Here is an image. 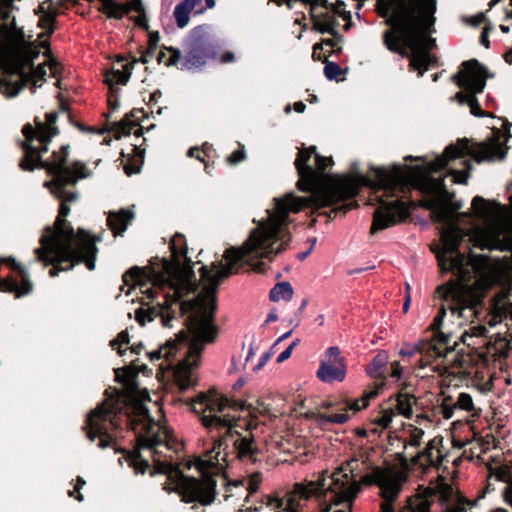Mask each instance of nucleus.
Wrapping results in <instances>:
<instances>
[{
  "label": "nucleus",
  "mask_w": 512,
  "mask_h": 512,
  "mask_svg": "<svg viewBox=\"0 0 512 512\" xmlns=\"http://www.w3.org/2000/svg\"><path fill=\"white\" fill-rule=\"evenodd\" d=\"M328 1L327 0H311V19L313 22L314 29L322 34L327 33L332 35L333 37L338 36V32L336 27L339 25L335 16L328 12L322 11L317 12V9L322 6L327 8Z\"/></svg>",
  "instance_id": "21"
},
{
  "label": "nucleus",
  "mask_w": 512,
  "mask_h": 512,
  "mask_svg": "<svg viewBox=\"0 0 512 512\" xmlns=\"http://www.w3.org/2000/svg\"><path fill=\"white\" fill-rule=\"evenodd\" d=\"M143 109L134 108L130 111V113L126 114L125 117L118 122H114L112 126V130L114 131V136L116 139H119L121 136L130 135L132 130L136 128L133 132L135 136L140 137L143 135V128L140 126L138 120L139 115H144Z\"/></svg>",
  "instance_id": "26"
},
{
  "label": "nucleus",
  "mask_w": 512,
  "mask_h": 512,
  "mask_svg": "<svg viewBox=\"0 0 512 512\" xmlns=\"http://www.w3.org/2000/svg\"><path fill=\"white\" fill-rule=\"evenodd\" d=\"M185 263L187 267L185 269L181 268V276H177L175 281H177V284L175 287H172V290L174 291L173 297L174 302L180 303V308L183 314H186L188 312H191L193 314L195 311H197L198 308L194 309H183L182 304L186 300H182L184 293H194L197 290V283H196V277L193 270V263L188 262L185 260Z\"/></svg>",
  "instance_id": "20"
},
{
  "label": "nucleus",
  "mask_w": 512,
  "mask_h": 512,
  "mask_svg": "<svg viewBox=\"0 0 512 512\" xmlns=\"http://www.w3.org/2000/svg\"><path fill=\"white\" fill-rule=\"evenodd\" d=\"M416 399L410 394H399L395 400L392 401L391 406L394 411L405 418H410L413 413V406Z\"/></svg>",
  "instance_id": "34"
},
{
  "label": "nucleus",
  "mask_w": 512,
  "mask_h": 512,
  "mask_svg": "<svg viewBox=\"0 0 512 512\" xmlns=\"http://www.w3.org/2000/svg\"><path fill=\"white\" fill-rule=\"evenodd\" d=\"M182 58V53L178 48L162 46V50L158 54V63L164 62L167 67L176 66Z\"/></svg>",
  "instance_id": "37"
},
{
  "label": "nucleus",
  "mask_w": 512,
  "mask_h": 512,
  "mask_svg": "<svg viewBox=\"0 0 512 512\" xmlns=\"http://www.w3.org/2000/svg\"><path fill=\"white\" fill-rule=\"evenodd\" d=\"M33 287L29 273L23 265L12 257L0 260V292L21 298L32 293Z\"/></svg>",
  "instance_id": "16"
},
{
  "label": "nucleus",
  "mask_w": 512,
  "mask_h": 512,
  "mask_svg": "<svg viewBox=\"0 0 512 512\" xmlns=\"http://www.w3.org/2000/svg\"><path fill=\"white\" fill-rule=\"evenodd\" d=\"M133 219V211L129 209H121L119 212L109 213L107 218V225L115 236L122 235Z\"/></svg>",
  "instance_id": "29"
},
{
  "label": "nucleus",
  "mask_w": 512,
  "mask_h": 512,
  "mask_svg": "<svg viewBox=\"0 0 512 512\" xmlns=\"http://www.w3.org/2000/svg\"><path fill=\"white\" fill-rule=\"evenodd\" d=\"M146 273L143 268L134 266L128 269L123 275V282L126 285H140L141 287L146 284L143 282Z\"/></svg>",
  "instance_id": "42"
},
{
  "label": "nucleus",
  "mask_w": 512,
  "mask_h": 512,
  "mask_svg": "<svg viewBox=\"0 0 512 512\" xmlns=\"http://www.w3.org/2000/svg\"><path fill=\"white\" fill-rule=\"evenodd\" d=\"M238 146V149L226 158V162L231 166L237 165L246 159L245 146L241 143H238Z\"/></svg>",
  "instance_id": "50"
},
{
  "label": "nucleus",
  "mask_w": 512,
  "mask_h": 512,
  "mask_svg": "<svg viewBox=\"0 0 512 512\" xmlns=\"http://www.w3.org/2000/svg\"><path fill=\"white\" fill-rule=\"evenodd\" d=\"M211 150V146L208 145L207 143H205L202 147V150H200L198 147H191L188 152H187V155L189 157H195L196 159H198L199 161L205 163V158L204 156L201 155V153H203L205 156H209L208 154V151Z\"/></svg>",
  "instance_id": "52"
},
{
  "label": "nucleus",
  "mask_w": 512,
  "mask_h": 512,
  "mask_svg": "<svg viewBox=\"0 0 512 512\" xmlns=\"http://www.w3.org/2000/svg\"><path fill=\"white\" fill-rule=\"evenodd\" d=\"M173 301H170V296H165V301L163 304L157 303L156 306L150 307L148 309L139 308L136 310V321L144 326L146 322L153 321L157 316L162 314L165 310H168Z\"/></svg>",
  "instance_id": "32"
},
{
  "label": "nucleus",
  "mask_w": 512,
  "mask_h": 512,
  "mask_svg": "<svg viewBox=\"0 0 512 512\" xmlns=\"http://www.w3.org/2000/svg\"><path fill=\"white\" fill-rule=\"evenodd\" d=\"M401 512H469V509L453 487L444 478H439L425 489L423 495L409 498Z\"/></svg>",
  "instance_id": "12"
},
{
  "label": "nucleus",
  "mask_w": 512,
  "mask_h": 512,
  "mask_svg": "<svg viewBox=\"0 0 512 512\" xmlns=\"http://www.w3.org/2000/svg\"><path fill=\"white\" fill-rule=\"evenodd\" d=\"M189 403L192 411L200 415L203 426L210 432L226 429L225 435L214 439L224 438L225 450L227 449L226 436L232 437L236 434L238 438L234 441L233 446L237 456L242 460L254 461L258 447L253 435L250 433L241 435L237 431H233L240 419V416L234 413L247 410L250 407L245 400L234 399L218 392L216 388H212L207 392L199 393Z\"/></svg>",
  "instance_id": "5"
},
{
  "label": "nucleus",
  "mask_w": 512,
  "mask_h": 512,
  "mask_svg": "<svg viewBox=\"0 0 512 512\" xmlns=\"http://www.w3.org/2000/svg\"><path fill=\"white\" fill-rule=\"evenodd\" d=\"M500 204L493 200L487 201L481 196H475L472 200V208L478 217H487L491 214L492 207H499Z\"/></svg>",
  "instance_id": "39"
},
{
  "label": "nucleus",
  "mask_w": 512,
  "mask_h": 512,
  "mask_svg": "<svg viewBox=\"0 0 512 512\" xmlns=\"http://www.w3.org/2000/svg\"><path fill=\"white\" fill-rule=\"evenodd\" d=\"M105 395L103 403L88 415L84 427L91 441L98 438L100 448L112 446L116 437L114 431L119 426L116 414L125 412L130 428L137 435V449L153 458L154 469L150 475L166 476L162 489L167 493H176L185 504L209 506L214 503L218 493L213 476L225 468L228 455L224 438L215 440L213 447L194 461L193 465L201 476H187L169 461L171 456L166 452L171 450L172 431L162 414L157 420L151 417L147 408L151 398L146 389L139 386H109ZM157 411L161 413V407L157 406Z\"/></svg>",
  "instance_id": "2"
},
{
  "label": "nucleus",
  "mask_w": 512,
  "mask_h": 512,
  "mask_svg": "<svg viewBox=\"0 0 512 512\" xmlns=\"http://www.w3.org/2000/svg\"><path fill=\"white\" fill-rule=\"evenodd\" d=\"M332 157H325L320 154H316L315 159V170L318 172L319 180L324 176L325 171L333 165Z\"/></svg>",
  "instance_id": "47"
},
{
  "label": "nucleus",
  "mask_w": 512,
  "mask_h": 512,
  "mask_svg": "<svg viewBox=\"0 0 512 512\" xmlns=\"http://www.w3.org/2000/svg\"><path fill=\"white\" fill-rule=\"evenodd\" d=\"M346 372L345 358L340 349L337 346L329 347L316 373L319 380L326 383L343 382Z\"/></svg>",
  "instance_id": "19"
},
{
  "label": "nucleus",
  "mask_w": 512,
  "mask_h": 512,
  "mask_svg": "<svg viewBox=\"0 0 512 512\" xmlns=\"http://www.w3.org/2000/svg\"><path fill=\"white\" fill-rule=\"evenodd\" d=\"M133 466L136 473L144 474L149 467V463L147 460L137 458L133 460Z\"/></svg>",
  "instance_id": "61"
},
{
  "label": "nucleus",
  "mask_w": 512,
  "mask_h": 512,
  "mask_svg": "<svg viewBox=\"0 0 512 512\" xmlns=\"http://www.w3.org/2000/svg\"><path fill=\"white\" fill-rule=\"evenodd\" d=\"M483 345L486 347V356L493 358L494 361L501 363L508 357L510 342L505 337L498 336L493 341L484 339Z\"/></svg>",
  "instance_id": "30"
},
{
  "label": "nucleus",
  "mask_w": 512,
  "mask_h": 512,
  "mask_svg": "<svg viewBox=\"0 0 512 512\" xmlns=\"http://www.w3.org/2000/svg\"><path fill=\"white\" fill-rule=\"evenodd\" d=\"M399 354L402 357L401 361H387L385 368L380 371L379 377H374L381 380L379 384H385L384 381L389 378L403 381L401 384H410V376L415 372V365L420 364V368L423 367L421 351L418 347L412 350L402 349ZM374 384L377 383L375 382Z\"/></svg>",
  "instance_id": "18"
},
{
  "label": "nucleus",
  "mask_w": 512,
  "mask_h": 512,
  "mask_svg": "<svg viewBox=\"0 0 512 512\" xmlns=\"http://www.w3.org/2000/svg\"><path fill=\"white\" fill-rule=\"evenodd\" d=\"M455 409H461L468 412L473 411L474 403L472 397L467 393H460L456 402L451 403L444 399L440 405V413L445 419L452 418Z\"/></svg>",
  "instance_id": "31"
},
{
  "label": "nucleus",
  "mask_w": 512,
  "mask_h": 512,
  "mask_svg": "<svg viewBox=\"0 0 512 512\" xmlns=\"http://www.w3.org/2000/svg\"><path fill=\"white\" fill-rule=\"evenodd\" d=\"M424 436V431L420 428L413 427L410 431L409 436V445L410 446H419L422 442Z\"/></svg>",
  "instance_id": "55"
},
{
  "label": "nucleus",
  "mask_w": 512,
  "mask_h": 512,
  "mask_svg": "<svg viewBox=\"0 0 512 512\" xmlns=\"http://www.w3.org/2000/svg\"><path fill=\"white\" fill-rule=\"evenodd\" d=\"M45 56L49 58V62L47 63V65L49 66L51 76L57 77L62 72L63 66L58 61H56L54 58H52V53L50 54V56L49 55H45Z\"/></svg>",
  "instance_id": "57"
},
{
  "label": "nucleus",
  "mask_w": 512,
  "mask_h": 512,
  "mask_svg": "<svg viewBox=\"0 0 512 512\" xmlns=\"http://www.w3.org/2000/svg\"><path fill=\"white\" fill-rule=\"evenodd\" d=\"M93 2L94 0H88ZM101 6L98 8L100 13L106 15L107 18L120 20L131 11L143 12L145 10L142 0H131V2L120 3L116 0H98Z\"/></svg>",
  "instance_id": "22"
},
{
  "label": "nucleus",
  "mask_w": 512,
  "mask_h": 512,
  "mask_svg": "<svg viewBox=\"0 0 512 512\" xmlns=\"http://www.w3.org/2000/svg\"><path fill=\"white\" fill-rule=\"evenodd\" d=\"M464 238L463 230L451 224L442 232L443 249L436 253L438 265L442 272H451L457 279H451L436 289L439 298L448 303L452 314L462 316L464 309H474L480 299H470V288L467 282L471 279L470 261L460 252Z\"/></svg>",
  "instance_id": "7"
},
{
  "label": "nucleus",
  "mask_w": 512,
  "mask_h": 512,
  "mask_svg": "<svg viewBox=\"0 0 512 512\" xmlns=\"http://www.w3.org/2000/svg\"><path fill=\"white\" fill-rule=\"evenodd\" d=\"M493 29V27L491 26V24L489 23L488 25H486L484 28H483V31L481 32V35H480V43L481 45H483L485 48H489L490 47V41H489V32Z\"/></svg>",
  "instance_id": "60"
},
{
  "label": "nucleus",
  "mask_w": 512,
  "mask_h": 512,
  "mask_svg": "<svg viewBox=\"0 0 512 512\" xmlns=\"http://www.w3.org/2000/svg\"><path fill=\"white\" fill-rule=\"evenodd\" d=\"M133 70V63H126L122 66V69H113L110 73L105 76V83L116 86L117 84L126 85L130 79Z\"/></svg>",
  "instance_id": "35"
},
{
  "label": "nucleus",
  "mask_w": 512,
  "mask_h": 512,
  "mask_svg": "<svg viewBox=\"0 0 512 512\" xmlns=\"http://www.w3.org/2000/svg\"><path fill=\"white\" fill-rule=\"evenodd\" d=\"M445 316H446V305L442 304L437 315L434 317L433 322L430 325V329L432 331H439L443 324V320H444Z\"/></svg>",
  "instance_id": "54"
},
{
  "label": "nucleus",
  "mask_w": 512,
  "mask_h": 512,
  "mask_svg": "<svg viewBox=\"0 0 512 512\" xmlns=\"http://www.w3.org/2000/svg\"><path fill=\"white\" fill-rule=\"evenodd\" d=\"M129 343V334L126 330L121 331L117 337L110 341V346L113 349H117V353L120 356H123L125 354L126 350L121 349L122 344H128Z\"/></svg>",
  "instance_id": "49"
},
{
  "label": "nucleus",
  "mask_w": 512,
  "mask_h": 512,
  "mask_svg": "<svg viewBox=\"0 0 512 512\" xmlns=\"http://www.w3.org/2000/svg\"><path fill=\"white\" fill-rule=\"evenodd\" d=\"M441 444L442 438L434 437L427 443L426 448L422 452L418 453V458H426L429 465L440 464L443 458L440 451Z\"/></svg>",
  "instance_id": "33"
},
{
  "label": "nucleus",
  "mask_w": 512,
  "mask_h": 512,
  "mask_svg": "<svg viewBox=\"0 0 512 512\" xmlns=\"http://www.w3.org/2000/svg\"><path fill=\"white\" fill-rule=\"evenodd\" d=\"M51 130V133L46 134L35 131L30 123L23 126L22 133L25 140L21 142L20 146L24 154L19 162V167L22 170L32 172L36 168L43 169L52 178L74 172L73 162L69 163L70 145L68 144L53 151L50 158H42L43 154L48 152L53 137L59 134V129Z\"/></svg>",
  "instance_id": "9"
},
{
  "label": "nucleus",
  "mask_w": 512,
  "mask_h": 512,
  "mask_svg": "<svg viewBox=\"0 0 512 512\" xmlns=\"http://www.w3.org/2000/svg\"><path fill=\"white\" fill-rule=\"evenodd\" d=\"M260 484V477L258 474L253 475L249 480V492L254 493L258 490Z\"/></svg>",
  "instance_id": "64"
},
{
  "label": "nucleus",
  "mask_w": 512,
  "mask_h": 512,
  "mask_svg": "<svg viewBox=\"0 0 512 512\" xmlns=\"http://www.w3.org/2000/svg\"><path fill=\"white\" fill-rule=\"evenodd\" d=\"M45 117H46V123L39 121L37 117L35 118V124H36V127H34L35 131L43 132V133L45 132L46 134H49L52 132V130L50 131V129H58L55 126L57 119H58L57 112L46 113Z\"/></svg>",
  "instance_id": "44"
},
{
  "label": "nucleus",
  "mask_w": 512,
  "mask_h": 512,
  "mask_svg": "<svg viewBox=\"0 0 512 512\" xmlns=\"http://www.w3.org/2000/svg\"><path fill=\"white\" fill-rule=\"evenodd\" d=\"M34 12L39 16L38 27L45 30L38 35L39 42H42L44 37L49 38L54 33L58 10L52 0H45Z\"/></svg>",
  "instance_id": "24"
},
{
  "label": "nucleus",
  "mask_w": 512,
  "mask_h": 512,
  "mask_svg": "<svg viewBox=\"0 0 512 512\" xmlns=\"http://www.w3.org/2000/svg\"><path fill=\"white\" fill-rule=\"evenodd\" d=\"M410 216L409 204L400 199L388 201L380 199L378 208L373 213L370 234L374 235L382 230L393 227Z\"/></svg>",
  "instance_id": "17"
},
{
  "label": "nucleus",
  "mask_w": 512,
  "mask_h": 512,
  "mask_svg": "<svg viewBox=\"0 0 512 512\" xmlns=\"http://www.w3.org/2000/svg\"><path fill=\"white\" fill-rule=\"evenodd\" d=\"M137 13L139 14L138 17L133 18L135 25L148 31V33H149L150 32L149 24H148V19H147L145 10L143 12H137Z\"/></svg>",
  "instance_id": "59"
},
{
  "label": "nucleus",
  "mask_w": 512,
  "mask_h": 512,
  "mask_svg": "<svg viewBox=\"0 0 512 512\" xmlns=\"http://www.w3.org/2000/svg\"><path fill=\"white\" fill-rule=\"evenodd\" d=\"M422 207L431 212V218L434 222L445 224L450 221L460 205H455L451 209L446 203L438 199H428L422 203Z\"/></svg>",
  "instance_id": "27"
},
{
  "label": "nucleus",
  "mask_w": 512,
  "mask_h": 512,
  "mask_svg": "<svg viewBox=\"0 0 512 512\" xmlns=\"http://www.w3.org/2000/svg\"><path fill=\"white\" fill-rule=\"evenodd\" d=\"M74 172L58 175L44 183L51 193L60 200L58 216L53 226H46L41 237H53L55 240L78 244L80 238L88 243L101 241L100 237L92 235L89 231L78 228L74 230L71 223L66 219L70 213L69 203L77 201L79 194L74 188L81 179L91 176V171L86 164L80 160L73 161Z\"/></svg>",
  "instance_id": "8"
},
{
  "label": "nucleus",
  "mask_w": 512,
  "mask_h": 512,
  "mask_svg": "<svg viewBox=\"0 0 512 512\" xmlns=\"http://www.w3.org/2000/svg\"><path fill=\"white\" fill-rule=\"evenodd\" d=\"M396 415L394 408L390 405L389 407L383 408L379 415L373 419V423L379 427L386 429L392 423L393 417Z\"/></svg>",
  "instance_id": "45"
},
{
  "label": "nucleus",
  "mask_w": 512,
  "mask_h": 512,
  "mask_svg": "<svg viewBox=\"0 0 512 512\" xmlns=\"http://www.w3.org/2000/svg\"><path fill=\"white\" fill-rule=\"evenodd\" d=\"M299 342V339L294 340L283 352H281L277 357V363H282L290 358L293 349L299 344Z\"/></svg>",
  "instance_id": "58"
},
{
  "label": "nucleus",
  "mask_w": 512,
  "mask_h": 512,
  "mask_svg": "<svg viewBox=\"0 0 512 512\" xmlns=\"http://www.w3.org/2000/svg\"><path fill=\"white\" fill-rule=\"evenodd\" d=\"M85 484H86L85 480H84L82 477L78 476V477H77V482H76V484H75V486H74V489H73V490H70V491L68 492V495H69L70 497H75L77 501L82 502V501H83V499H84V497H83V495L80 493V490H81V488H82Z\"/></svg>",
  "instance_id": "56"
},
{
  "label": "nucleus",
  "mask_w": 512,
  "mask_h": 512,
  "mask_svg": "<svg viewBox=\"0 0 512 512\" xmlns=\"http://www.w3.org/2000/svg\"><path fill=\"white\" fill-rule=\"evenodd\" d=\"M169 248L171 250L172 257L177 258V256H182L184 260L191 262V258L187 256L188 247L183 234L176 233L171 240Z\"/></svg>",
  "instance_id": "38"
},
{
  "label": "nucleus",
  "mask_w": 512,
  "mask_h": 512,
  "mask_svg": "<svg viewBox=\"0 0 512 512\" xmlns=\"http://www.w3.org/2000/svg\"><path fill=\"white\" fill-rule=\"evenodd\" d=\"M360 490L359 484L351 480L347 473H343L342 468H338L331 475L323 471L316 481H307L305 483H296L293 490L287 494V512H300L302 502L310 499L312 496H318L326 491L334 495L333 504L340 505L351 503Z\"/></svg>",
  "instance_id": "11"
},
{
  "label": "nucleus",
  "mask_w": 512,
  "mask_h": 512,
  "mask_svg": "<svg viewBox=\"0 0 512 512\" xmlns=\"http://www.w3.org/2000/svg\"><path fill=\"white\" fill-rule=\"evenodd\" d=\"M223 258L225 264L217 260L210 267L203 265L200 268V276L206 286L197 297L182 304L183 309L198 308L186 319L187 331L179 332L176 339H170L158 349L147 352L151 362L161 359L167 362V368L174 378L172 384L198 383L197 369L204 344L213 343L218 336L219 328L215 324L218 287L246 264L239 249L234 246L225 250Z\"/></svg>",
  "instance_id": "3"
},
{
  "label": "nucleus",
  "mask_w": 512,
  "mask_h": 512,
  "mask_svg": "<svg viewBox=\"0 0 512 512\" xmlns=\"http://www.w3.org/2000/svg\"><path fill=\"white\" fill-rule=\"evenodd\" d=\"M133 156H129L124 165V172L127 176L138 174L141 171L144 163V150H141L137 145H133Z\"/></svg>",
  "instance_id": "36"
},
{
  "label": "nucleus",
  "mask_w": 512,
  "mask_h": 512,
  "mask_svg": "<svg viewBox=\"0 0 512 512\" xmlns=\"http://www.w3.org/2000/svg\"><path fill=\"white\" fill-rule=\"evenodd\" d=\"M481 445L482 453L486 454L491 449H496V438L493 435H486L478 438Z\"/></svg>",
  "instance_id": "53"
},
{
  "label": "nucleus",
  "mask_w": 512,
  "mask_h": 512,
  "mask_svg": "<svg viewBox=\"0 0 512 512\" xmlns=\"http://www.w3.org/2000/svg\"><path fill=\"white\" fill-rule=\"evenodd\" d=\"M293 296V288L289 282L277 283L269 293V299L271 301L290 300Z\"/></svg>",
  "instance_id": "40"
},
{
  "label": "nucleus",
  "mask_w": 512,
  "mask_h": 512,
  "mask_svg": "<svg viewBox=\"0 0 512 512\" xmlns=\"http://www.w3.org/2000/svg\"><path fill=\"white\" fill-rule=\"evenodd\" d=\"M98 248L95 243L85 242L80 238L78 244L55 240L51 237H41L40 247L35 249L37 261L52 268L50 277H56L62 271L71 270L74 266L84 263L86 268L93 271L96 266Z\"/></svg>",
  "instance_id": "10"
},
{
  "label": "nucleus",
  "mask_w": 512,
  "mask_h": 512,
  "mask_svg": "<svg viewBox=\"0 0 512 512\" xmlns=\"http://www.w3.org/2000/svg\"><path fill=\"white\" fill-rule=\"evenodd\" d=\"M155 284L161 286H168L171 290L175 287L177 276H181V261L180 256L173 257L172 260L163 258L161 260V271H152Z\"/></svg>",
  "instance_id": "25"
},
{
  "label": "nucleus",
  "mask_w": 512,
  "mask_h": 512,
  "mask_svg": "<svg viewBox=\"0 0 512 512\" xmlns=\"http://www.w3.org/2000/svg\"><path fill=\"white\" fill-rule=\"evenodd\" d=\"M488 70L477 59L463 61L461 69L452 75L451 80L460 88L472 92V97L468 106L472 115L477 117H490V112L484 111L476 97L484 91Z\"/></svg>",
  "instance_id": "13"
},
{
  "label": "nucleus",
  "mask_w": 512,
  "mask_h": 512,
  "mask_svg": "<svg viewBox=\"0 0 512 512\" xmlns=\"http://www.w3.org/2000/svg\"><path fill=\"white\" fill-rule=\"evenodd\" d=\"M494 133L497 136L491 143H480L476 147H472L467 138L459 139L456 144L448 145L441 155L424 166L402 167L395 164L390 170L383 167H372L375 179L363 174H359L357 177L346 176L323 190L317 189L319 175L309 163L312 155L316 159L317 148L316 146L303 148L299 150L294 162L299 176L296 186L300 191L310 193V195L300 197L294 192H289L282 197L274 198L275 206L272 211L267 210L269 214L267 221L252 230L242 246L235 247V249H239L242 259L255 272L264 273L266 264L261 260H254L264 258L272 260L273 256L286 249L291 241V234L287 229L291 213H298L305 208L320 210L331 207L329 211L319 212L318 216H325L331 220L339 214L345 215L348 211L358 207L354 198L358 195L361 184L377 191L382 190L386 196L394 195L402 186L403 192H405L411 180L405 169L427 174L429 180L443 192H446L444 177L440 176L436 179L433 174L446 168L453 176L455 183L467 184L473 166L470 160L463 159L465 156H471L477 163L491 161L494 158L505 159L507 149L500 143V130L495 129Z\"/></svg>",
  "instance_id": "1"
},
{
  "label": "nucleus",
  "mask_w": 512,
  "mask_h": 512,
  "mask_svg": "<svg viewBox=\"0 0 512 512\" xmlns=\"http://www.w3.org/2000/svg\"><path fill=\"white\" fill-rule=\"evenodd\" d=\"M485 21H487V18L485 16L484 13H478L472 17H470L469 19H467V22L473 26V27H478L480 26L482 23H484Z\"/></svg>",
  "instance_id": "62"
},
{
  "label": "nucleus",
  "mask_w": 512,
  "mask_h": 512,
  "mask_svg": "<svg viewBox=\"0 0 512 512\" xmlns=\"http://www.w3.org/2000/svg\"><path fill=\"white\" fill-rule=\"evenodd\" d=\"M25 44H16L10 40H0V92L12 98L17 96L28 83L41 87L45 81L47 63L34 65L44 48V55L51 54L49 41L38 42L31 34L24 35Z\"/></svg>",
  "instance_id": "6"
},
{
  "label": "nucleus",
  "mask_w": 512,
  "mask_h": 512,
  "mask_svg": "<svg viewBox=\"0 0 512 512\" xmlns=\"http://www.w3.org/2000/svg\"><path fill=\"white\" fill-rule=\"evenodd\" d=\"M160 41V35L158 31L149 32L148 47L146 49V55L153 56L156 52Z\"/></svg>",
  "instance_id": "51"
},
{
  "label": "nucleus",
  "mask_w": 512,
  "mask_h": 512,
  "mask_svg": "<svg viewBox=\"0 0 512 512\" xmlns=\"http://www.w3.org/2000/svg\"><path fill=\"white\" fill-rule=\"evenodd\" d=\"M388 361V354L386 351L379 352L367 366L366 371L371 377H379L380 371L385 368Z\"/></svg>",
  "instance_id": "43"
},
{
  "label": "nucleus",
  "mask_w": 512,
  "mask_h": 512,
  "mask_svg": "<svg viewBox=\"0 0 512 512\" xmlns=\"http://www.w3.org/2000/svg\"><path fill=\"white\" fill-rule=\"evenodd\" d=\"M472 97V92H468L467 90H465V92L463 91H459L455 94L454 98L460 103V104H467L470 102V99Z\"/></svg>",
  "instance_id": "63"
},
{
  "label": "nucleus",
  "mask_w": 512,
  "mask_h": 512,
  "mask_svg": "<svg viewBox=\"0 0 512 512\" xmlns=\"http://www.w3.org/2000/svg\"><path fill=\"white\" fill-rule=\"evenodd\" d=\"M192 11L193 10L184 0L175 6L173 16L178 28L182 29L188 25L190 20L189 15Z\"/></svg>",
  "instance_id": "41"
},
{
  "label": "nucleus",
  "mask_w": 512,
  "mask_h": 512,
  "mask_svg": "<svg viewBox=\"0 0 512 512\" xmlns=\"http://www.w3.org/2000/svg\"><path fill=\"white\" fill-rule=\"evenodd\" d=\"M325 63L324 75L329 80H337L338 76L343 73L342 68L335 62L328 61L327 58L323 60Z\"/></svg>",
  "instance_id": "46"
},
{
  "label": "nucleus",
  "mask_w": 512,
  "mask_h": 512,
  "mask_svg": "<svg viewBox=\"0 0 512 512\" xmlns=\"http://www.w3.org/2000/svg\"><path fill=\"white\" fill-rule=\"evenodd\" d=\"M133 361L130 366L114 369L115 381L118 384H137L136 378L139 373L151 374L152 370L147 365H138Z\"/></svg>",
  "instance_id": "28"
},
{
  "label": "nucleus",
  "mask_w": 512,
  "mask_h": 512,
  "mask_svg": "<svg viewBox=\"0 0 512 512\" xmlns=\"http://www.w3.org/2000/svg\"><path fill=\"white\" fill-rule=\"evenodd\" d=\"M404 481L405 476L402 472L379 467L362 478L363 483L380 487V495L383 499L381 512H394L393 503L398 498Z\"/></svg>",
  "instance_id": "15"
},
{
  "label": "nucleus",
  "mask_w": 512,
  "mask_h": 512,
  "mask_svg": "<svg viewBox=\"0 0 512 512\" xmlns=\"http://www.w3.org/2000/svg\"><path fill=\"white\" fill-rule=\"evenodd\" d=\"M108 88H109L108 89V107L111 112H114L120 106V103H119L120 89L117 86H114L112 84H110V86H108Z\"/></svg>",
  "instance_id": "48"
},
{
  "label": "nucleus",
  "mask_w": 512,
  "mask_h": 512,
  "mask_svg": "<svg viewBox=\"0 0 512 512\" xmlns=\"http://www.w3.org/2000/svg\"><path fill=\"white\" fill-rule=\"evenodd\" d=\"M434 0H386L381 3L379 14L388 17L386 24L391 30L383 33L386 48L410 58L409 67L418 71L422 77L429 69L430 51L436 47V40L429 36L434 19L429 17L435 12Z\"/></svg>",
  "instance_id": "4"
},
{
  "label": "nucleus",
  "mask_w": 512,
  "mask_h": 512,
  "mask_svg": "<svg viewBox=\"0 0 512 512\" xmlns=\"http://www.w3.org/2000/svg\"><path fill=\"white\" fill-rule=\"evenodd\" d=\"M378 394L379 392L377 389L366 392L360 399L346 402L342 409L344 412L323 415L322 420L324 423L343 424L349 419L347 410H353L355 412L365 409L369 405L370 401L376 398Z\"/></svg>",
  "instance_id": "23"
},
{
  "label": "nucleus",
  "mask_w": 512,
  "mask_h": 512,
  "mask_svg": "<svg viewBox=\"0 0 512 512\" xmlns=\"http://www.w3.org/2000/svg\"><path fill=\"white\" fill-rule=\"evenodd\" d=\"M216 44L203 26L191 30L184 44V61L181 69L196 70L203 67L209 59L217 55Z\"/></svg>",
  "instance_id": "14"
}]
</instances>
